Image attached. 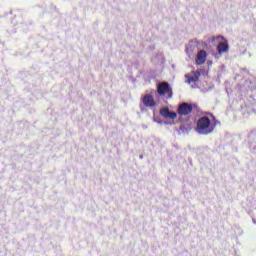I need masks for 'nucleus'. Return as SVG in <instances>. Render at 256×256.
<instances>
[{
	"label": "nucleus",
	"mask_w": 256,
	"mask_h": 256,
	"mask_svg": "<svg viewBox=\"0 0 256 256\" xmlns=\"http://www.w3.org/2000/svg\"><path fill=\"white\" fill-rule=\"evenodd\" d=\"M215 128L211 127V119L207 116H203L198 119L196 131L200 135H209Z\"/></svg>",
	"instance_id": "f257e3e1"
},
{
	"label": "nucleus",
	"mask_w": 256,
	"mask_h": 256,
	"mask_svg": "<svg viewBox=\"0 0 256 256\" xmlns=\"http://www.w3.org/2000/svg\"><path fill=\"white\" fill-rule=\"evenodd\" d=\"M157 93L160 96L168 95L169 99H171V97H173V89L167 82H161L158 84Z\"/></svg>",
	"instance_id": "f03ea898"
},
{
	"label": "nucleus",
	"mask_w": 256,
	"mask_h": 256,
	"mask_svg": "<svg viewBox=\"0 0 256 256\" xmlns=\"http://www.w3.org/2000/svg\"><path fill=\"white\" fill-rule=\"evenodd\" d=\"M177 113L180 117H186V115L193 113V105L184 102L178 106Z\"/></svg>",
	"instance_id": "7ed1b4c3"
},
{
	"label": "nucleus",
	"mask_w": 256,
	"mask_h": 256,
	"mask_svg": "<svg viewBox=\"0 0 256 256\" xmlns=\"http://www.w3.org/2000/svg\"><path fill=\"white\" fill-rule=\"evenodd\" d=\"M216 39H221L223 42H219L217 46V52L220 55H223V53H229V42L225 39L223 36H217Z\"/></svg>",
	"instance_id": "20e7f679"
},
{
	"label": "nucleus",
	"mask_w": 256,
	"mask_h": 256,
	"mask_svg": "<svg viewBox=\"0 0 256 256\" xmlns=\"http://www.w3.org/2000/svg\"><path fill=\"white\" fill-rule=\"evenodd\" d=\"M142 103L145 107H157V102H155V99H153V96L151 94L143 96Z\"/></svg>",
	"instance_id": "39448f33"
},
{
	"label": "nucleus",
	"mask_w": 256,
	"mask_h": 256,
	"mask_svg": "<svg viewBox=\"0 0 256 256\" xmlns=\"http://www.w3.org/2000/svg\"><path fill=\"white\" fill-rule=\"evenodd\" d=\"M160 115L164 117V119H177V113L170 111L167 107L160 109Z\"/></svg>",
	"instance_id": "423d86ee"
},
{
	"label": "nucleus",
	"mask_w": 256,
	"mask_h": 256,
	"mask_svg": "<svg viewBox=\"0 0 256 256\" xmlns=\"http://www.w3.org/2000/svg\"><path fill=\"white\" fill-rule=\"evenodd\" d=\"M205 61H207V52L200 50L196 56V65H204Z\"/></svg>",
	"instance_id": "0eeeda50"
},
{
	"label": "nucleus",
	"mask_w": 256,
	"mask_h": 256,
	"mask_svg": "<svg viewBox=\"0 0 256 256\" xmlns=\"http://www.w3.org/2000/svg\"><path fill=\"white\" fill-rule=\"evenodd\" d=\"M199 81V76H191L188 78V83H197Z\"/></svg>",
	"instance_id": "6e6552de"
}]
</instances>
